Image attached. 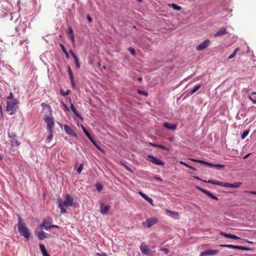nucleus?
<instances>
[{
  "label": "nucleus",
  "instance_id": "f257e3e1",
  "mask_svg": "<svg viewBox=\"0 0 256 256\" xmlns=\"http://www.w3.org/2000/svg\"><path fill=\"white\" fill-rule=\"evenodd\" d=\"M74 198L70 194H67L64 202L59 201L58 206L60 208L61 213L66 212V208L74 205Z\"/></svg>",
  "mask_w": 256,
  "mask_h": 256
},
{
  "label": "nucleus",
  "instance_id": "f03ea898",
  "mask_svg": "<svg viewBox=\"0 0 256 256\" xmlns=\"http://www.w3.org/2000/svg\"><path fill=\"white\" fill-rule=\"evenodd\" d=\"M18 228L20 234L24 238H28L30 236V232L28 229L26 228V224L22 222L21 217L18 215Z\"/></svg>",
  "mask_w": 256,
  "mask_h": 256
},
{
  "label": "nucleus",
  "instance_id": "7ed1b4c3",
  "mask_svg": "<svg viewBox=\"0 0 256 256\" xmlns=\"http://www.w3.org/2000/svg\"><path fill=\"white\" fill-rule=\"evenodd\" d=\"M18 104L16 99H14L12 101H8L6 102V110L10 112V114H14L16 111L17 104Z\"/></svg>",
  "mask_w": 256,
  "mask_h": 256
},
{
  "label": "nucleus",
  "instance_id": "20e7f679",
  "mask_svg": "<svg viewBox=\"0 0 256 256\" xmlns=\"http://www.w3.org/2000/svg\"><path fill=\"white\" fill-rule=\"evenodd\" d=\"M140 248L142 254L148 256H152V254L154 252V250H152L150 248H148L144 242L141 244Z\"/></svg>",
  "mask_w": 256,
  "mask_h": 256
},
{
  "label": "nucleus",
  "instance_id": "39448f33",
  "mask_svg": "<svg viewBox=\"0 0 256 256\" xmlns=\"http://www.w3.org/2000/svg\"><path fill=\"white\" fill-rule=\"evenodd\" d=\"M44 122L47 124V128L48 132H52L54 126V120L52 116H46Z\"/></svg>",
  "mask_w": 256,
  "mask_h": 256
},
{
  "label": "nucleus",
  "instance_id": "423d86ee",
  "mask_svg": "<svg viewBox=\"0 0 256 256\" xmlns=\"http://www.w3.org/2000/svg\"><path fill=\"white\" fill-rule=\"evenodd\" d=\"M52 222V220L51 218H46L42 224L40 225V228H44L46 230H48L50 228Z\"/></svg>",
  "mask_w": 256,
  "mask_h": 256
},
{
  "label": "nucleus",
  "instance_id": "0eeeda50",
  "mask_svg": "<svg viewBox=\"0 0 256 256\" xmlns=\"http://www.w3.org/2000/svg\"><path fill=\"white\" fill-rule=\"evenodd\" d=\"M83 131L86 136L88 138V139L91 141V142L94 144V146L100 151L104 153V151L103 149L101 148L96 143V142L94 140L93 138L92 137L89 132L87 131V130L84 128L82 127Z\"/></svg>",
  "mask_w": 256,
  "mask_h": 256
},
{
  "label": "nucleus",
  "instance_id": "6e6552de",
  "mask_svg": "<svg viewBox=\"0 0 256 256\" xmlns=\"http://www.w3.org/2000/svg\"><path fill=\"white\" fill-rule=\"evenodd\" d=\"M220 246L221 247H225L228 248H231L234 249H237L240 250H249L250 249V248H248L246 247H244L242 246H235V245H232V244H221L220 245Z\"/></svg>",
  "mask_w": 256,
  "mask_h": 256
},
{
  "label": "nucleus",
  "instance_id": "1a4fd4ad",
  "mask_svg": "<svg viewBox=\"0 0 256 256\" xmlns=\"http://www.w3.org/2000/svg\"><path fill=\"white\" fill-rule=\"evenodd\" d=\"M220 234L222 236H225V237H226L227 238H232V239H234V240H242V238L240 237H238L236 235L230 234H226L223 232H220ZM242 240H244L246 241V242H248L250 244L252 243V242H248L246 240L242 239Z\"/></svg>",
  "mask_w": 256,
  "mask_h": 256
},
{
  "label": "nucleus",
  "instance_id": "9d476101",
  "mask_svg": "<svg viewBox=\"0 0 256 256\" xmlns=\"http://www.w3.org/2000/svg\"><path fill=\"white\" fill-rule=\"evenodd\" d=\"M218 250H217L208 249L202 252L200 256H214L217 254Z\"/></svg>",
  "mask_w": 256,
  "mask_h": 256
},
{
  "label": "nucleus",
  "instance_id": "9b49d317",
  "mask_svg": "<svg viewBox=\"0 0 256 256\" xmlns=\"http://www.w3.org/2000/svg\"><path fill=\"white\" fill-rule=\"evenodd\" d=\"M64 130L65 132L67 134H69V135H70L71 136H72L74 137H75L76 138H78V134L69 126H68L66 124H64Z\"/></svg>",
  "mask_w": 256,
  "mask_h": 256
},
{
  "label": "nucleus",
  "instance_id": "f8f14e48",
  "mask_svg": "<svg viewBox=\"0 0 256 256\" xmlns=\"http://www.w3.org/2000/svg\"><path fill=\"white\" fill-rule=\"evenodd\" d=\"M158 222L156 218H150L146 220L145 222H143V225L146 226L147 228H150L154 224H156Z\"/></svg>",
  "mask_w": 256,
  "mask_h": 256
},
{
  "label": "nucleus",
  "instance_id": "ddd939ff",
  "mask_svg": "<svg viewBox=\"0 0 256 256\" xmlns=\"http://www.w3.org/2000/svg\"><path fill=\"white\" fill-rule=\"evenodd\" d=\"M148 157L150 159V161L152 163H153L155 164L158 165V166H164V162L154 157V156L148 155Z\"/></svg>",
  "mask_w": 256,
  "mask_h": 256
},
{
  "label": "nucleus",
  "instance_id": "4468645a",
  "mask_svg": "<svg viewBox=\"0 0 256 256\" xmlns=\"http://www.w3.org/2000/svg\"><path fill=\"white\" fill-rule=\"evenodd\" d=\"M210 44V41L208 40H204L202 44L196 46L197 50H202L207 48Z\"/></svg>",
  "mask_w": 256,
  "mask_h": 256
},
{
  "label": "nucleus",
  "instance_id": "2eb2a0df",
  "mask_svg": "<svg viewBox=\"0 0 256 256\" xmlns=\"http://www.w3.org/2000/svg\"><path fill=\"white\" fill-rule=\"evenodd\" d=\"M241 184L242 182H236L234 184H230L224 182V187L238 188L241 186Z\"/></svg>",
  "mask_w": 256,
  "mask_h": 256
},
{
  "label": "nucleus",
  "instance_id": "dca6fc26",
  "mask_svg": "<svg viewBox=\"0 0 256 256\" xmlns=\"http://www.w3.org/2000/svg\"><path fill=\"white\" fill-rule=\"evenodd\" d=\"M110 208V206L109 205H106L104 206V204L102 203L100 204V212L102 214H106L109 210Z\"/></svg>",
  "mask_w": 256,
  "mask_h": 256
},
{
  "label": "nucleus",
  "instance_id": "f3484780",
  "mask_svg": "<svg viewBox=\"0 0 256 256\" xmlns=\"http://www.w3.org/2000/svg\"><path fill=\"white\" fill-rule=\"evenodd\" d=\"M205 182H208L209 184H216L218 186H224V182H221L217 180H208V181H204Z\"/></svg>",
  "mask_w": 256,
  "mask_h": 256
},
{
  "label": "nucleus",
  "instance_id": "a211bd4d",
  "mask_svg": "<svg viewBox=\"0 0 256 256\" xmlns=\"http://www.w3.org/2000/svg\"><path fill=\"white\" fill-rule=\"evenodd\" d=\"M227 33L226 29L224 28H221L217 32L214 34L215 36H220Z\"/></svg>",
  "mask_w": 256,
  "mask_h": 256
},
{
  "label": "nucleus",
  "instance_id": "6ab92c4d",
  "mask_svg": "<svg viewBox=\"0 0 256 256\" xmlns=\"http://www.w3.org/2000/svg\"><path fill=\"white\" fill-rule=\"evenodd\" d=\"M164 127L167 128L168 129L171 130H176L177 127L176 124H171L168 122L164 123Z\"/></svg>",
  "mask_w": 256,
  "mask_h": 256
},
{
  "label": "nucleus",
  "instance_id": "aec40b11",
  "mask_svg": "<svg viewBox=\"0 0 256 256\" xmlns=\"http://www.w3.org/2000/svg\"><path fill=\"white\" fill-rule=\"evenodd\" d=\"M40 248L42 254L43 256H50L47 252L45 246L43 244H40Z\"/></svg>",
  "mask_w": 256,
  "mask_h": 256
},
{
  "label": "nucleus",
  "instance_id": "412c9836",
  "mask_svg": "<svg viewBox=\"0 0 256 256\" xmlns=\"http://www.w3.org/2000/svg\"><path fill=\"white\" fill-rule=\"evenodd\" d=\"M70 108H71L72 111L73 112L74 114L75 115L78 116L80 118H81V119L82 118V117L79 114L78 112L74 106V104H70Z\"/></svg>",
  "mask_w": 256,
  "mask_h": 256
},
{
  "label": "nucleus",
  "instance_id": "4be33fe9",
  "mask_svg": "<svg viewBox=\"0 0 256 256\" xmlns=\"http://www.w3.org/2000/svg\"><path fill=\"white\" fill-rule=\"evenodd\" d=\"M68 74H69L71 82L72 84H74V76H73L72 70L70 66H68Z\"/></svg>",
  "mask_w": 256,
  "mask_h": 256
},
{
  "label": "nucleus",
  "instance_id": "5701e85b",
  "mask_svg": "<svg viewBox=\"0 0 256 256\" xmlns=\"http://www.w3.org/2000/svg\"><path fill=\"white\" fill-rule=\"evenodd\" d=\"M38 238L40 240H42L46 238L45 233L42 230L38 232Z\"/></svg>",
  "mask_w": 256,
  "mask_h": 256
},
{
  "label": "nucleus",
  "instance_id": "b1692460",
  "mask_svg": "<svg viewBox=\"0 0 256 256\" xmlns=\"http://www.w3.org/2000/svg\"><path fill=\"white\" fill-rule=\"evenodd\" d=\"M240 49V48H236L233 52L228 57V60L233 58L236 56L237 52H238Z\"/></svg>",
  "mask_w": 256,
  "mask_h": 256
},
{
  "label": "nucleus",
  "instance_id": "393cba45",
  "mask_svg": "<svg viewBox=\"0 0 256 256\" xmlns=\"http://www.w3.org/2000/svg\"><path fill=\"white\" fill-rule=\"evenodd\" d=\"M60 48L62 50V52L64 53L65 55H66V58L68 59L69 58L70 56H69V54L66 48L64 47V46L62 44H60Z\"/></svg>",
  "mask_w": 256,
  "mask_h": 256
},
{
  "label": "nucleus",
  "instance_id": "a878e982",
  "mask_svg": "<svg viewBox=\"0 0 256 256\" xmlns=\"http://www.w3.org/2000/svg\"><path fill=\"white\" fill-rule=\"evenodd\" d=\"M205 194H206L210 198L214 200H218V198L216 196H214L212 193H211L209 191L207 190Z\"/></svg>",
  "mask_w": 256,
  "mask_h": 256
},
{
  "label": "nucleus",
  "instance_id": "bb28decb",
  "mask_svg": "<svg viewBox=\"0 0 256 256\" xmlns=\"http://www.w3.org/2000/svg\"><path fill=\"white\" fill-rule=\"evenodd\" d=\"M180 164H182V165H183V166H184L186 168H190V169H192V170H196V169L195 168L188 164H186V162H184L182 161H180Z\"/></svg>",
  "mask_w": 256,
  "mask_h": 256
},
{
  "label": "nucleus",
  "instance_id": "cd10ccee",
  "mask_svg": "<svg viewBox=\"0 0 256 256\" xmlns=\"http://www.w3.org/2000/svg\"><path fill=\"white\" fill-rule=\"evenodd\" d=\"M201 86V84H196L194 89L190 92V94H194V92H196L197 90H198L200 88Z\"/></svg>",
  "mask_w": 256,
  "mask_h": 256
},
{
  "label": "nucleus",
  "instance_id": "c85d7f7f",
  "mask_svg": "<svg viewBox=\"0 0 256 256\" xmlns=\"http://www.w3.org/2000/svg\"><path fill=\"white\" fill-rule=\"evenodd\" d=\"M166 212L168 213V214H172L176 216H179V213L176 212V211H172V210H168L166 209Z\"/></svg>",
  "mask_w": 256,
  "mask_h": 256
},
{
  "label": "nucleus",
  "instance_id": "c756f323",
  "mask_svg": "<svg viewBox=\"0 0 256 256\" xmlns=\"http://www.w3.org/2000/svg\"><path fill=\"white\" fill-rule=\"evenodd\" d=\"M170 6L172 8L174 9L178 10H180L182 8L181 6H180L176 4H172Z\"/></svg>",
  "mask_w": 256,
  "mask_h": 256
},
{
  "label": "nucleus",
  "instance_id": "7c9ffc66",
  "mask_svg": "<svg viewBox=\"0 0 256 256\" xmlns=\"http://www.w3.org/2000/svg\"><path fill=\"white\" fill-rule=\"evenodd\" d=\"M213 168L220 170L225 168V166L220 164H214Z\"/></svg>",
  "mask_w": 256,
  "mask_h": 256
},
{
  "label": "nucleus",
  "instance_id": "2f4dec72",
  "mask_svg": "<svg viewBox=\"0 0 256 256\" xmlns=\"http://www.w3.org/2000/svg\"><path fill=\"white\" fill-rule=\"evenodd\" d=\"M248 133H249V130H248L244 131L241 136V138L242 140L246 138V136L248 135Z\"/></svg>",
  "mask_w": 256,
  "mask_h": 256
},
{
  "label": "nucleus",
  "instance_id": "473e14b6",
  "mask_svg": "<svg viewBox=\"0 0 256 256\" xmlns=\"http://www.w3.org/2000/svg\"><path fill=\"white\" fill-rule=\"evenodd\" d=\"M190 160L192 162H196L200 163V164H204V163H205V161H204L202 160H196L194 158H190Z\"/></svg>",
  "mask_w": 256,
  "mask_h": 256
},
{
  "label": "nucleus",
  "instance_id": "72a5a7b5",
  "mask_svg": "<svg viewBox=\"0 0 256 256\" xmlns=\"http://www.w3.org/2000/svg\"><path fill=\"white\" fill-rule=\"evenodd\" d=\"M12 144L13 146H18L20 144V142H18L17 140H13L12 142Z\"/></svg>",
  "mask_w": 256,
  "mask_h": 256
},
{
  "label": "nucleus",
  "instance_id": "f704fd0d",
  "mask_svg": "<svg viewBox=\"0 0 256 256\" xmlns=\"http://www.w3.org/2000/svg\"><path fill=\"white\" fill-rule=\"evenodd\" d=\"M83 168H84V164H80V166H79V167L78 168V170H77V172H78V174H80L81 173V172H82V170H83Z\"/></svg>",
  "mask_w": 256,
  "mask_h": 256
},
{
  "label": "nucleus",
  "instance_id": "c9c22d12",
  "mask_svg": "<svg viewBox=\"0 0 256 256\" xmlns=\"http://www.w3.org/2000/svg\"><path fill=\"white\" fill-rule=\"evenodd\" d=\"M96 190L98 191V192H100L102 190V188H103V186L102 184H96Z\"/></svg>",
  "mask_w": 256,
  "mask_h": 256
},
{
  "label": "nucleus",
  "instance_id": "e433bc0d",
  "mask_svg": "<svg viewBox=\"0 0 256 256\" xmlns=\"http://www.w3.org/2000/svg\"><path fill=\"white\" fill-rule=\"evenodd\" d=\"M128 50L130 52L132 56H134L136 55V51L134 48L130 47L128 48Z\"/></svg>",
  "mask_w": 256,
  "mask_h": 256
},
{
  "label": "nucleus",
  "instance_id": "4c0bfd02",
  "mask_svg": "<svg viewBox=\"0 0 256 256\" xmlns=\"http://www.w3.org/2000/svg\"><path fill=\"white\" fill-rule=\"evenodd\" d=\"M50 132V134L48 135V136L47 138V140L48 142H50L53 138L52 130V132Z\"/></svg>",
  "mask_w": 256,
  "mask_h": 256
},
{
  "label": "nucleus",
  "instance_id": "58836bf2",
  "mask_svg": "<svg viewBox=\"0 0 256 256\" xmlns=\"http://www.w3.org/2000/svg\"><path fill=\"white\" fill-rule=\"evenodd\" d=\"M138 194L146 200L148 197L146 194L143 193L142 192H139Z\"/></svg>",
  "mask_w": 256,
  "mask_h": 256
},
{
  "label": "nucleus",
  "instance_id": "ea45409f",
  "mask_svg": "<svg viewBox=\"0 0 256 256\" xmlns=\"http://www.w3.org/2000/svg\"><path fill=\"white\" fill-rule=\"evenodd\" d=\"M70 53L71 54L74 60L78 59L76 55L74 52L72 50H70Z\"/></svg>",
  "mask_w": 256,
  "mask_h": 256
},
{
  "label": "nucleus",
  "instance_id": "a19ab883",
  "mask_svg": "<svg viewBox=\"0 0 256 256\" xmlns=\"http://www.w3.org/2000/svg\"><path fill=\"white\" fill-rule=\"evenodd\" d=\"M14 96L13 93L12 92H10V93L9 96H8L7 99L8 100H14Z\"/></svg>",
  "mask_w": 256,
  "mask_h": 256
},
{
  "label": "nucleus",
  "instance_id": "79ce46f5",
  "mask_svg": "<svg viewBox=\"0 0 256 256\" xmlns=\"http://www.w3.org/2000/svg\"><path fill=\"white\" fill-rule=\"evenodd\" d=\"M196 188L197 190H199L201 191L202 192H204V194H206V191H207L206 190H204V188H200V187H199V186H196Z\"/></svg>",
  "mask_w": 256,
  "mask_h": 256
},
{
  "label": "nucleus",
  "instance_id": "37998d69",
  "mask_svg": "<svg viewBox=\"0 0 256 256\" xmlns=\"http://www.w3.org/2000/svg\"><path fill=\"white\" fill-rule=\"evenodd\" d=\"M74 64L77 68H80V63L79 62L78 59L74 60Z\"/></svg>",
  "mask_w": 256,
  "mask_h": 256
},
{
  "label": "nucleus",
  "instance_id": "c03bdc74",
  "mask_svg": "<svg viewBox=\"0 0 256 256\" xmlns=\"http://www.w3.org/2000/svg\"><path fill=\"white\" fill-rule=\"evenodd\" d=\"M160 250L164 252L165 254H168L169 252V250L166 248H162Z\"/></svg>",
  "mask_w": 256,
  "mask_h": 256
},
{
  "label": "nucleus",
  "instance_id": "a18cd8bd",
  "mask_svg": "<svg viewBox=\"0 0 256 256\" xmlns=\"http://www.w3.org/2000/svg\"><path fill=\"white\" fill-rule=\"evenodd\" d=\"M156 148H159L164 150H168V148L166 146H162V145H160V144H158Z\"/></svg>",
  "mask_w": 256,
  "mask_h": 256
},
{
  "label": "nucleus",
  "instance_id": "49530a36",
  "mask_svg": "<svg viewBox=\"0 0 256 256\" xmlns=\"http://www.w3.org/2000/svg\"><path fill=\"white\" fill-rule=\"evenodd\" d=\"M68 32L70 34V35L74 34L73 30L71 26L68 27Z\"/></svg>",
  "mask_w": 256,
  "mask_h": 256
},
{
  "label": "nucleus",
  "instance_id": "de8ad7c7",
  "mask_svg": "<svg viewBox=\"0 0 256 256\" xmlns=\"http://www.w3.org/2000/svg\"><path fill=\"white\" fill-rule=\"evenodd\" d=\"M146 200L148 201L151 205L154 206L153 200L150 197H148Z\"/></svg>",
  "mask_w": 256,
  "mask_h": 256
},
{
  "label": "nucleus",
  "instance_id": "09e8293b",
  "mask_svg": "<svg viewBox=\"0 0 256 256\" xmlns=\"http://www.w3.org/2000/svg\"><path fill=\"white\" fill-rule=\"evenodd\" d=\"M138 92L140 94H142L146 96H148V93L146 92L142 91L141 90H138Z\"/></svg>",
  "mask_w": 256,
  "mask_h": 256
},
{
  "label": "nucleus",
  "instance_id": "8fccbe9b",
  "mask_svg": "<svg viewBox=\"0 0 256 256\" xmlns=\"http://www.w3.org/2000/svg\"><path fill=\"white\" fill-rule=\"evenodd\" d=\"M70 90H67L66 92H63L62 90H61V94L62 96H65L68 94L70 93Z\"/></svg>",
  "mask_w": 256,
  "mask_h": 256
},
{
  "label": "nucleus",
  "instance_id": "3c124183",
  "mask_svg": "<svg viewBox=\"0 0 256 256\" xmlns=\"http://www.w3.org/2000/svg\"><path fill=\"white\" fill-rule=\"evenodd\" d=\"M204 165L210 167H211V168H213V166H214V164H212L210 163L207 162H205Z\"/></svg>",
  "mask_w": 256,
  "mask_h": 256
},
{
  "label": "nucleus",
  "instance_id": "603ef678",
  "mask_svg": "<svg viewBox=\"0 0 256 256\" xmlns=\"http://www.w3.org/2000/svg\"><path fill=\"white\" fill-rule=\"evenodd\" d=\"M248 98L254 104H256V100L252 98L251 96H248Z\"/></svg>",
  "mask_w": 256,
  "mask_h": 256
},
{
  "label": "nucleus",
  "instance_id": "864d4df0",
  "mask_svg": "<svg viewBox=\"0 0 256 256\" xmlns=\"http://www.w3.org/2000/svg\"><path fill=\"white\" fill-rule=\"evenodd\" d=\"M70 40H72V43L74 44V34L70 35Z\"/></svg>",
  "mask_w": 256,
  "mask_h": 256
},
{
  "label": "nucleus",
  "instance_id": "5fc2aeb1",
  "mask_svg": "<svg viewBox=\"0 0 256 256\" xmlns=\"http://www.w3.org/2000/svg\"><path fill=\"white\" fill-rule=\"evenodd\" d=\"M123 166L126 168V170H128V171H129L131 172H132V169L130 168L128 166H127L126 164H123Z\"/></svg>",
  "mask_w": 256,
  "mask_h": 256
},
{
  "label": "nucleus",
  "instance_id": "6e6d98bb",
  "mask_svg": "<svg viewBox=\"0 0 256 256\" xmlns=\"http://www.w3.org/2000/svg\"><path fill=\"white\" fill-rule=\"evenodd\" d=\"M245 192H247V193H248V194H256V192H255V191L246 190V191H245Z\"/></svg>",
  "mask_w": 256,
  "mask_h": 256
},
{
  "label": "nucleus",
  "instance_id": "4d7b16f0",
  "mask_svg": "<svg viewBox=\"0 0 256 256\" xmlns=\"http://www.w3.org/2000/svg\"><path fill=\"white\" fill-rule=\"evenodd\" d=\"M98 256H108L106 253H102V254L100 253H97L96 254Z\"/></svg>",
  "mask_w": 256,
  "mask_h": 256
},
{
  "label": "nucleus",
  "instance_id": "13d9d810",
  "mask_svg": "<svg viewBox=\"0 0 256 256\" xmlns=\"http://www.w3.org/2000/svg\"><path fill=\"white\" fill-rule=\"evenodd\" d=\"M87 19L90 22H92V18L88 15L87 16Z\"/></svg>",
  "mask_w": 256,
  "mask_h": 256
},
{
  "label": "nucleus",
  "instance_id": "bf43d9fd",
  "mask_svg": "<svg viewBox=\"0 0 256 256\" xmlns=\"http://www.w3.org/2000/svg\"><path fill=\"white\" fill-rule=\"evenodd\" d=\"M150 144L152 146H154V147H157V145L158 144H154V143H152V142H150Z\"/></svg>",
  "mask_w": 256,
  "mask_h": 256
},
{
  "label": "nucleus",
  "instance_id": "052dcab7",
  "mask_svg": "<svg viewBox=\"0 0 256 256\" xmlns=\"http://www.w3.org/2000/svg\"><path fill=\"white\" fill-rule=\"evenodd\" d=\"M0 112H1L2 116H3L2 108V106H1L0 104Z\"/></svg>",
  "mask_w": 256,
  "mask_h": 256
},
{
  "label": "nucleus",
  "instance_id": "680f3d73",
  "mask_svg": "<svg viewBox=\"0 0 256 256\" xmlns=\"http://www.w3.org/2000/svg\"><path fill=\"white\" fill-rule=\"evenodd\" d=\"M58 226H57V225H54V224H52L51 226H50V228H58Z\"/></svg>",
  "mask_w": 256,
  "mask_h": 256
},
{
  "label": "nucleus",
  "instance_id": "e2e57ef3",
  "mask_svg": "<svg viewBox=\"0 0 256 256\" xmlns=\"http://www.w3.org/2000/svg\"><path fill=\"white\" fill-rule=\"evenodd\" d=\"M155 179H156V180H160V181L162 180L160 178H158V177H155Z\"/></svg>",
  "mask_w": 256,
  "mask_h": 256
},
{
  "label": "nucleus",
  "instance_id": "0e129e2a",
  "mask_svg": "<svg viewBox=\"0 0 256 256\" xmlns=\"http://www.w3.org/2000/svg\"><path fill=\"white\" fill-rule=\"evenodd\" d=\"M194 178L195 179L198 180H201L198 177V176H194Z\"/></svg>",
  "mask_w": 256,
  "mask_h": 256
},
{
  "label": "nucleus",
  "instance_id": "69168bd1",
  "mask_svg": "<svg viewBox=\"0 0 256 256\" xmlns=\"http://www.w3.org/2000/svg\"><path fill=\"white\" fill-rule=\"evenodd\" d=\"M249 155H250V154H246V155L244 157V158H247Z\"/></svg>",
  "mask_w": 256,
  "mask_h": 256
},
{
  "label": "nucleus",
  "instance_id": "338daca9",
  "mask_svg": "<svg viewBox=\"0 0 256 256\" xmlns=\"http://www.w3.org/2000/svg\"><path fill=\"white\" fill-rule=\"evenodd\" d=\"M138 80H139V81L142 80V78H138Z\"/></svg>",
  "mask_w": 256,
  "mask_h": 256
},
{
  "label": "nucleus",
  "instance_id": "774afa93",
  "mask_svg": "<svg viewBox=\"0 0 256 256\" xmlns=\"http://www.w3.org/2000/svg\"><path fill=\"white\" fill-rule=\"evenodd\" d=\"M252 95H253V94H256V92H253L251 94Z\"/></svg>",
  "mask_w": 256,
  "mask_h": 256
}]
</instances>
